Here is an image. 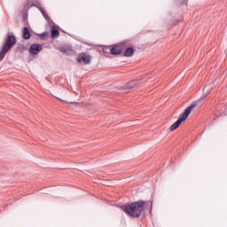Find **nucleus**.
I'll list each match as a JSON object with an SVG mask.
<instances>
[{
    "label": "nucleus",
    "instance_id": "obj_1",
    "mask_svg": "<svg viewBox=\"0 0 227 227\" xmlns=\"http://www.w3.org/2000/svg\"><path fill=\"white\" fill-rule=\"evenodd\" d=\"M150 207V210H152V202H147L145 200H138L131 203H126L122 206H121V209L126 215H129V217H132L133 219H139L145 212H146V209Z\"/></svg>",
    "mask_w": 227,
    "mask_h": 227
},
{
    "label": "nucleus",
    "instance_id": "obj_2",
    "mask_svg": "<svg viewBox=\"0 0 227 227\" xmlns=\"http://www.w3.org/2000/svg\"><path fill=\"white\" fill-rule=\"evenodd\" d=\"M205 98H207V96L201 97L200 99L194 101L188 107H186L184 113L179 115L178 120L169 127L170 132H173V130H176V129H178V127H180V125H182V123H184V121H185V120L189 118V115L191 114V113H192V109H196V107H198V106H200L202 100H204Z\"/></svg>",
    "mask_w": 227,
    "mask_h": 227
},
{
    "label": "nucleus",
    "instance_id": "obj_3",
    "mask_svg": "<svg viewBox=\"0 0 227 227\" xmlns=\"http://www.w3.org/2000/svg\"><path fill=\"white\" fill-rule=\"evenodd\" d=\"M126 47H129V41L127 40L118 43L114 45H112L111 54L113 56H120V54H121V52L125 51Z\"/></svg>",
    "mask_w": 227,
    "mask_h": 227
},
{
    "label": "nucleus",
    "instance_id": "obj_4",
    "mask_svg": "<svg viewBox=\"0 0 227 227\" xmlns=\"http://www.w3.org/2000/svg\"><path fill=\"white\" fill-rule=\"evenodd\" d=\"M76 61L79 65H90L91 63V55L87 52H82L77 56Z\"/></svg>",
    "mask_w": 227,
    "mask_h": 227
},
{
    "label": "nucleus",
    "instance_id": "obj_5",
    "mask_svg": "<svg viewBox=\"0 0 227 227\" xmlns=\"http://www.w3.org/2000/svg\"><path fill=\"white\" fill-rule=\"evenodd\" d=\"M15 43H17V37H15V35L8 34L3 47L5 48L7 51H10V49H12V47H13Z\"/></svg>",
    "mask_w": 227,
    "mask_h": 227
},
{
    "label": "nucleus",
    "instance_id": "obj_6",
    "mask_svg": "<svg viewBox=\"0 0 227 227\" xmlns=\"http://www.w3.org/2000/svg\"><path fill=\"white\" fill-rule=\"evenodd\" d=\"M135 52H136V48L132 47V43H130L128 41V46L124 49L123 56H125V58H130L134 56Z\"/></svg>",
    "mask_w": 227,
    "mask_h": 227
},
{
    "label": "nucleus",
    "instance_id": "obj_7",
    "mask_svg": "<svg viewBox=\"0 0 227 227\" xmlns=\"http://www.w3.org/2000/svg\"><path fill=\"white\" fill-rule=\"evenodd\" d=\"M42 49H43L42 44H40V43H34V44H31V46H30L28 51H29L30 54L36 55V54H38L42 51Z\"/></svg>",
    "mask_w": 227,
    "mask_h": 227
},
{
    "label": "nucleus",
    "instance_id": "obj_8",
    "mask_svg": "<svg viewBox=\"0 0 227 227\" xmlns=\"http://www.w3.org/2000/svg\"><path fill=\"white\" fill-rule=\"evenodd\" d=\"M33 6L39 9L42 6V4H40V0H32L30 2L29 0H27V10H29V8H33Z\"/></svg>",
    "mask_w": 227,
    "mask_h": 227
},
{
    "label": "nucleus",
    "instance_id": "obj_9",
    "mask_svg": "<svg viewBox=\"0 0 227 227\" xmlns=\"http://www.w3.org/2000/svg\"><path fill=\"white\" fill-rule=\"evenodd\" d=\"M61 52H64V54H67V56H74L75 54V51L72 49V47L67 46L61 50Z\"/></svg>",
    "mask_w": 227,
    "mask_h": 227
},
{
    "label": "nucleus",
    "instance_id": "obj_10",
    "mask_svg": "<svg viewBox=\"0 0 227 227\" xmlns=\"http://www.w3.org/2000/svg\"><path fill=\"white\" fill-rule=\"evenodd\" d=\"M23 38L24 40H29V38H31V33H29L27 27H23Z\"/></svg>",
    "mask_w": 227,
    "mask_h": 227
},
{
    "label": "nucleus",
    "instance_id": "obj_11",
    "mask_svg": "<svg viewBox=\"0 0 227 227\" xmlns=\"http://www.w3.org/2000/svg\"><path fill=\"white\" fill-rule=\"evenodd\" d=\"M59 36V30L56 27H51V38H58Z\"/></svg>",
    "mask_w": 227,
    "mask_h": 227
},
{
    "label": "nucleus",
    "instance_id": "obj_12",
    "mask_svg": "<svg viewBox=\"0 0 227 227\" xmlns=\"http://www.w3.org/2000/svg\"><path fill=\"white\" fill-rule=\"evenodd\" d=\"M8 51L9 50H6V48H4V46L2 47L0 51V61H3V59H4V56L8 54Z\"/></svg>",
    "mask_w": 227,
    "mask_h": 227
},
{
    "label": "nucleus",
    "instance_id": "obj_13",
    "mask_svg": "<svg viewBox=\"0 0 227 227\" xmlns=\"http://www.w3.org/2000/svg\"><path fill=\"white\" fill-rule=\"evenodd\" d=\"M38 10H40V12H41L43 17L45 19V20H49V19H51L49 17V15L47 14V11H45V9H43V7H42V5L40 6V8Z\"/></svg>",
    "mask_w": 227,
    "mask_h": 227
},
{
    "label": "nucleus",
    "instance_id": "obj_14",
    "mask_svg": "<svg viewBox=\"0 0 227 227\" xmlns=\"http://www.w3.org/2000/svg\"><path fill=\"white\" fill-rule=\"evenodd\" d=\"M111 49H112V45L111 46H104L103 52L105 54H111Z\"/></svg>",
    "mask_w": 227,
    "mask_h": 227
},
{
    "label": "nucleus",
    "instance_id": "obj_15",
    "mask_svg": "<svg viewBox=\"0 0 227 227\" xmlns=\"http://www.w3.org/2000/svg\"><path fill=\"white\" fill-rule=\"evenodd\" d=\"M40 37H41L43 40H45V38H49V33L44 32V33L41 34Z\"/></svg>",
    "mask_w": 227,
    "mask_h": 227
},
{
    "label": "nucleus",
    "instance_id": "obj_16",
    "mask_svg": "<svg viewBox=\"0 0 227 227\" xmlns=\"http://www.w3.org/2000/svg\"><path fill=\"white\" fill-rule=\"evenodd\" d=\"M26 49V47H24V45H20V46H18V51H20V52H22V51H24Z\"/></svg>",
    "mask_w": 227,
    "mask_h": 227
}]
</instances>
